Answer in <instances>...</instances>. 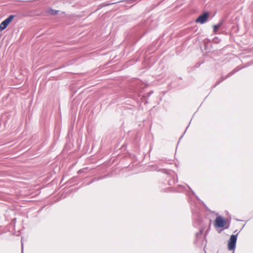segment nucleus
Listing matches in <instances>:
<instances>
[{
	"label": "nucleus",
	"instance_id": "obj_9",
	"mask_svg": "<svg viewBox=\"0 0 253 253\" xmlns=\"http://www.w3.org/2000/svg\"><path fill=\"white\" fill-rule=\"evenodd\" d=\"M202 234V230H200L199 232L196 233V236L198 237L199 235H201Z\"/></svg>",
	"mask_w": 253,
	"mask_h": 253
},
{
	"label": "nucleus",
	"instance_id": "obj_10",
	"mask_svg": "<svg viewBox=\"0 0 253 253\" xmlns=\"http://www.w3.org/2000/svg\"><path fill=\"white\" fill-rule=\"evenodd\" d=\"M21 244H22V253H23V238L21 239Z\"/></svg>",
	"mask_w": 253,
	"mask_h": 253
},
{
	"label": "nucleus",
	"instance_id": "obj_3",
	"mask_svg": "<svg viewBox=\"0 0 253 253\" xmlns=\"http://www.w3.org/2000/svg\"><path fill=\"white\" fill-rule=\"evenodd\" d=\"M209 16V14L208 12H205L203 14L200 15L198 18L195 20L196 23H200L201 24L205 23Z\"/></svg>",
	"mask_w": 253,
	"mask_h": 253
},
{
	"label": "nucleus",
	"instance_id": "obj_7",
	"mask_svg": "<svg viewBox=\"0 0 253 253\" xmlns=\"http://www.w3.org/2000/svg\"><path fill=\"white\" fill-rule=\"evenodd\" d=\"M57 12H58L57 11H56L55 10H53L52 9H50L48 11V12L50 14H52V15H55L56 14H57Z\"/></svg>",
	"mask_w": 253,
	"mask_h": 253
},
{
	"label": "nucleus",
	"instance_id": "obj_6",
	"mask_svg": "<svg viewBox=\"0 0 253 253\" xmlns=\"http://www.w3.org/2000/svg\"><path fill=\"white\" fill-rule=\"evenodd\" d=\"M222 22H223L221 20L218 24L213 26V31L214 33H216L218 29L222 25Z\"/></svg>",
	"mask_w": 253,
	"mask_h": 253
},
{
	"label": "nucleus",
	"instance_id": "obj_8",
	"mask_svg": "<svg viewBox=\"0 0 253 253\" xmlns=\"http://www.w3.org/2000/svg\"><path fill=\"white\" fill-rule=\"evenodd\" d=\"M14 17V15H11L8 18H7L6 19L9 22H10L13 20Z\"/></svg>",
	"mask_w": 253,
	"mask_h": 253
},
{
	"label": "nucleus",
	"instance_id": "obj_2",
	"mask_svg": "<svg viewBox=\"0 0 253 253\" xmlns=\"http://www.w3.org/2000/svg\"><path fill=\"white\" fill-rule=\"evenodd\" d=\"M237 235L238 234L232 235L230 236L228 243V248L229 250L232 251L235 250L237 239Z\"/></svg>",
	"mask_w": 253,
	"mask_h": 253
},
{
	"label": "nucleus",
	"instance_id": "obj_4",
	"mask_svg": "<svg viewBox=\"0 0 253 253\" xmlns=\"http://www.w3.org/2000/svg\"><path fill=\"white\" fill-rule=\"evenodd\" d=\"M238 70H239V69H238L237 70L236 69H235L234 71H233L231 72H230V73H229L228 75L225 78H224L223 77H222L220 79H219V80H217L215 85H217V84H220L221 82H222L223 80H224L227 77L231 76L233 74H234L237 71H238Z\"/></svg>",
	"mask_w": 253,
	"mask_h": 253
},
{
	"label": "nucleus",
	"instance_id": "obj_12",
	"mask_svg": "<svg viewBox=\"0 0 253 253\" xmlns=\"http://www.w3.org/2000/svg\"><path fill=\"white\" fill-rule=\"evenodd\" d=\"M190 190H191V191H192V193H193V194H195L194 192H193V191L191 189H190Z\"/></svg>",
	"mask_w": 253,
	"mask_h": 253
},
{
	"label": "nucleus",
	"instance_id": "obj_1",
	"mask_svg": "<svg viewBox=\"0 0 253 253\" xmlns=\"http://www.w3.org/2000/svg\"><path fill=\"white\" fill-rule=\"evenodd\" d=\"M214 226L216 228L224 227L225 229H228L230 227V222H228L227 219L218 216L215 218Z\"/></svg>",
	"mask_w": 253,
	"mask_h": 253
},
{
	"label": "nucleus",
	"instance_id": "obj_5",
	"mask_svg": "<svg viewBox=\"0 0 253 253\" xmlns=\"http://www.w3.org/2000/svg\"><path fill=\"white\" fill-rule=\"evenodd\" d=\"M9 23L10 22L6 19L3 21L0 24V31L4 30Z\"/></svg>",
	"mask_w": 253,
	"mask_h": 253
},
{
	"label": "nucleus",
	"instance_id": "obj_11",
	"mask_svg": "<svg viewBox=\"0 0 253 253\" xmlns=\"http://www.w3.org/2000/svg\"><path fill=\"white\" fill-rule=\"evenodd\" d=\"M129 1H135L136 0H129Z\"/></svg>",
	"mask_w": 253,
	"mask_h": 253
}]
</instances>
